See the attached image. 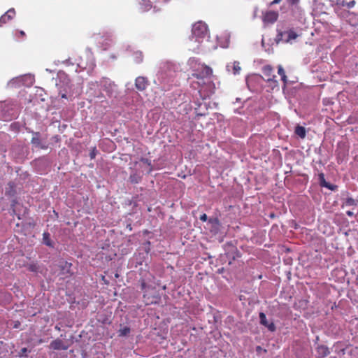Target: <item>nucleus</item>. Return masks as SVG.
Returning <instances> with one entry per match:
<instances>
[{
    "label": "nucleus",
    "mask_w": 358,
    "mask_h": 358,
    "mask_svg": "<svg viewBox=\"0 0 358 358\" xmlns=\"http://www.w3.org/2000/svg\"><path fill=\"white\" fill-rule=\"evenodd\" d=\"M129 180L131 183H138L140 181L141 178L137 174L134 173L130 175Z\"/></svg>",
    "instance_id": "nucleus-21"
},
{
    "label": "nucleus",
    "mask_w": 358,
    "mask_h": 358,
    "mask_svg": "<svg viewBox=\"0 0 358 358\" xmlns=\"http://www.w3.org/2000/svg\"><path fill=\"white\" fill-rule=\"evenodd\" d=\"M15 15V11L14 8L9 9L6 13H5L0 17V27H2L3 24H6L10 20H12Z\"/></svg>",
    "instance_id": "nucleus-6"
},
{
    "label": "nucleus",
    "mask_w": 358,
    "mask_h": 358,
    "mask_svg": "<svg viewBox=\"0 0 358 358\" xmlns=\"http://www.w3.org/2000/svg\"><path fill=\"white\" fill-rule=\"evenodd\" d=\"M259 319H260V323L266 327L268 329L271 331H274L275 330V326L273 324V322H268L266 315L264 313H259Z\"/></svg>",
    "instance_id": "nucleus-8"
},
{
    "label": "nucleus",
    "mask_w": 358,
    "mask_h": 358,
    "mask_svg": "<svg viewBox=\"0 0 358 358\" xmlns=\"http://www.w3.org/2000/svg\"><path fill=\"white\" fill-rule=\"evenodd\" d=\"M50 348L55 350H67L68 346L66 345L62 340L55 339L50 343Z\"/></svg>",
    "instance_id": "nucleus-9"
},
{
    "label": "nucleus",
    "mask_w": 358,
    "mask_h": 358,
    "mask_svg": "<svg viewBox=\"0 0 358 358\" xmlns=\"http://www.w3.org/2000/svg\"><path fill=\"white\" fill-rule=\"evenodd\" d=\"M262 72L266 79L267 81H274L275 76L272 74L273 73V68L269 66H264L262 68ZM276 83V81L275 80Z\"/></svg>",
    "instance_id": "nucleus-10"
},
{
    "label": "nucleus",
    "mask_w": 358,
    "mask_h": 358,
    "mask_svg": "<svg viewBox=\"0 0 358 358\" xmlns=\"http://www.w3.org/2000/svg\"><path fill=\"white\" fill-rule=\"evenodd\" d=\"M227 67L229 71H230L231 68H232L234 75L239 74L241 70L240 63L238 62H234L231 66L230 64H228Z\"/></svg>",
    "instance_id": "nucleus-13"
},
{
    "label": "nucleus",
    "mask_w": 358,
    "mask_h": 358,
    "mask_svg": "<svg viewBox=\"0 0 358 358\" xmlns=\"http://www.w3.org/2000/svg\"><path fill=\"white\" fill-rule=\"evenodd\" d=\"M132 58L135 63L140 64L143 60V52L140 50L134 51L132 53Z\"/></svg>",
    "instance_id": "nucleus-12"
},
{
    "label": "nucleus",
    "mask_w": 358,
    "mask_h": 358,
    "mask_svg": "<svg viewBox=\"0 0 358 358\" xmlns=\"http://www.w3.org/2000/svg\"><path fill=\"white\" fill-rule=\"evenodd\" d=\"M346 213L348 216H350V217L354 215L353 212H352V211H347Z\"/></svg>",
    "instance_id": "nucleus-32"
},
{
    "label": "nucleus",
    "mask_w": 358,
    "mask_h": 358,
    "mask_svg": "<svg viewBox=\"0 0 358 358\" xmlns=\"http://www.w3.org/2000/svg\"><path fill=\"white\" fill-rule=\"evenodd\" d=\"M146 287H147V285H146V283H145V280H142L141 281V289H142V290H145V288H146Z\"/></svg>",
    "instance_id": "nucleus-27"
},
{
    "label": "nucleus",
    "mask_w": 358,
    "mask_h": 358,
    "mask_svg": "<svg viewBox=\"0 0 358 358\" xmlns=\"http://www.w3.org/2000/svg\"><path fill=\"white\" fill-rule=\"evenodd\" d=\"M62 98H66V94H62Z\"/></svg>",
    "instance_id": "nucleus-34"
},
{
    "label": "nucleus",
    "mask_w": 358,
    "mask_h": 358,
    "mask_svg": "<svg viewBox=\"0 0 358 358\" xmlns=\"http://www.w3.org/2000/svg\"><path fill=\"white\" fill-rule=\"evenodd\" d=\"M319 178H320V185L322 187H327L331 190H334L336 188V186L330 185L325 180L324 175L323 173L319 174Z\"/></svg>",
    "instance_id": "nucleus-14"
},
{
    "label": "nucleus",
    "mask_w": 358,
    "mask_h": 358,
    "mask_svg": "<svg viewBox=\"0 0 358 358\" xmlns=\"http://www.w3.org/2000/svg\"><path fill=\"white\" fill-rule=\"evenodd\" d=\"M295 133L299 137L303 138L306 136V129L303 127L297 126L295 129Z\"/></svg>",
    "instance_id": "nucleus-18"
},
{
    "label": "nucleus",
    "mask_w": 358,
    "mask_h": 358,
    "mask_svg": "<svg viewBox=\"0 0 358 358\" xmlns=\"http://www.w3.org/2000/svg\"><path fill=\"white\" fill-rule=\"evenodd\" d=\"M141 162H142L143 163H144L145 164H147L148 166V173H150L152 171V164H151V161L147 158H141Z\"/></svg>",
    "instance_id": "nucleus-19"
},
{
    "label": "nucleus",
    "mask_w": 358,
    "mask_h": 358,
    "mask_svg": "<svg viewBox=\"0 0 358 358\" xmlns=\"http://www.w3.org/2000/svg\"><path fill=\"white\" fill-rule=\"evenodd\" d=\"M72 264L66 261H62L59 263V267L60 268V275L64 277H70L73 275L71 271Z\"/></svg>",
    "instance_id": "nucleus-4"
},
{
    "label": "nucleus",
    "mask_w": 358,
    "mask_h": 358,
    "mask_svg": "<svg viewBox=\"0 0 358 358\" xmlns=\"http://www.w3.org/2000/svg\"><path fill=\"white\" fill-rule=\"evenodd\" d=\"M148 85V80L145 77L138 76L136 78L135 86L139 91H143Z\"/></svg>",
    "instance_id": "nucleus-7"
},
{
    "label": "nucleus",
    "mask_w": 358,
    "mask_h": 358,
    "mask_svg": "<svg viewBox=\"0 0 358 358\" xmlns=\"http://www.w3.org/2000/svg\"><path fill=\"white\" fill-rule=\"evenodd\" d=\"M298 37V34L293 30L290 29L280 33L278 35V41L285 43H292Z\"/></svg>",
    "instance_id": "nucleus-3"
},
{
    "label": "nucleus",
    "mask_w": 358,
    "mask_h": 358,
    "mask_svg": "<svg viewBox=\"0 0 358 358\" xmlns=\"http://www.w3.org/2000/svg\"><path fill=\"white\" fill-rule=\"evenodd\" d=\"M356 2L355 1H350L346 3V6L348 8H352L355 5Z\"/></svg>",
    "instance_id": "nucleus-25"
},
{
    "label": "nucleus",
    "mask_w": 358,
    "mask_h": 358,
    "mask_svg": "<svg viewBox=\"0 0 358 358\" xmlns=\"http://www.w3.org/2000/svg\"><path fill=\"white\" fill-rule=\"evenodd\" d=\"M278 17V13L275 11L269 10L263 15V22L264 23H274Z\"/></svg>",
    "instance_id": "nucleus-5"
},
{
    "label": "nucleus",
    "mask_w": 358,
    "mask_h": 358,
    "mask_svg": "<svg viewBox=\"0 0 358 358\" xmlns=\"http://www.w3.org/2000/svg\"><path fill=\"white\" fill-rule=\"evenodd\" d=\"M320 349L323 351L324 355L329 353L327 349L324 347H321Z\"/></svg>",
    "instance_id": "nucleus-30"
},
{
    "label": "nucleus",
    "mask_w": 358,
    "mask_h": 358,
    "mask_svg": "<svg viewBox=\"0 0 358 358\" xmlns=\"http://www.w3.org/2000/svg\"><path fill=\"white\" fill-rule=\"evenodd\" d=\"M27 349L26 348H24L21 350L22 354H24L25 352H27Z\"/></svg>",
    "instance_id": "nucleus-33"
},
{
    "label": "nucleus",
    "mask_w": 358,
    "mask_h": 358,
    "mask_svg": "<svg viewBox=\"0 0 358 358\" xmlns=\"http://www.w3.org/2000/svg\"><path fill=\"white\" fill-rule=\"evenodd\" d=\"M208 27L207 25L202 22H196L192 27V37L195 41H199L201 38H204L207 35Z\"/></svg>",
    "instance_id": "nucleus-2"
},
{
    "label": "nucleus",
    "mask_w": 358,
    "mask_h": 358,
    "mask_svg": "<svg viewBox=\"0 0 358 358\" xmlns=\"http://www.w3.org/2000/svg\"><path fill=\"white\" fill-rule=\"evenodd\" d=\"M96 150L95 148H93V150L91 151L90 155L91 159H94L96 156Z\"/></svg>",
    "instance_id": "nucleus-26"
},
{
    "label": "nucleus",
    "mask_w": 358,
    "mask_h": 358,
    "mask_svg": "<svg viewBox=\"0 0 358 358\" xmlns=\"http://www.w3.org/2000/svg\"><path fill=\"white\" fill-rule=\"evenodd\" d=\"M31 143L38 148L45 149L47 147L42 145L41 141V135L38 132L34 133L33 137L31 138Z\"/></svg>",
    "instance_id": "nucleus-11"
},
{
    "label": "nucleus",
    "mask_w": 358,
    "mask_h": 358,
    "mask_svg": "<svg viewBox=\"0 0 358 358\" xmlns=\"http://www.w3.org/2000/svg\"><path fill=\"white\" fill-rule=\"evenodd\" d=\"M282 0H273L271 4L273 5V4H277V3H279Z\"/></svg>",
    "instance_id": "nucleus-31"
},
{
    "label": "nucleus",
    "mask_w": 358,
    "mask_h": 358,
    "mask_svg": "<svg viewBox=\"0 0 358 358\" xmlns=\"http://www.w3.org/2000/svg\"><path fill=\"white\" fill-rule=\"evenodd\" d=\"M15 35L17 37H24V36H25V33L23 31H18L17 30V31H16Z\"/></svg>",
    "instance_id": "nucleus-24"
},
{
    "label": "nucleus",
    "mask_w": 358,
    "mask_h": 358,
    "mask_svg": "<svg viewBox=\"0 0 358 358\" xmlns=\"http://www.w3.org/2000/svg\"><path fill=\"white\" fill-rule=\"evenodd\" d=\"M38 268V266L35 264H31L28 266V270L31 272H37Z\"/></svg>",
    "instance_id": "nucleus-23"
},
{
    "label": "nucleus",
    "mask_w": 358,
    "mask_h": 358,
    "mask_svg": "<svg viewBox=\"0 0 358 358\" xmlns=\"http://www.w3.org/2000/svg\"><path fill=\"white\" fill-rule=\"evenodd\" d=\"M278 73L281 76V79L285 85L287 83V78L285 75V70L281 65H279L278 67Z\"/></svg>",
    "instance_id": "nucleus-16"
},
{
    "label": "nucleus",
    "mask_w": 358,
    "mask_h": 358,
    "mask_svg": "<svg viewBox=\"0 0 358 358\" xmlns=\"http://www.w3.org/2000/svg\"><path fill=\"white\" fill-rule=\"evenodd\" d=\"M300 0H288L289 4L294 5L297 4Z\"/></svg>",
    "instance_id": "nucleus-29"
},
{
    "label": "nucleus",
    "mask_w": 358,
    "mask_h": 358,
    "mask_svg": "<svg viewBox=\"0 0 358 358\" xmlns=\"http://www.w3.org/2000/svg\"><path fill=\"white\" fill-rule=\"evenodd\" d=\"M207 219H208V217H207L206 214H205V213L200 216V220L203 222H206L207 220Z\"/></svg>",
    "instance_id": "nucleus-28"
},
{
    "label": "nucleus",
    "mask_w": 358,
    "mask_h": 358,
    "mask_svg": "<svg viewBox=\"0 0 358 358\" xmlns=\"http://www.w3.org/2000/svg\"><path fill=\"white\" fill-rule=\"evenodd\" d=\"M43 243L46 245L50 246V247H52V241L50 239V234L48 232H44L43 234Z\"/></svg>",
    "instance_id": "nucleus-17"
},
{
    "label": "nucleus",
    "mask_w": 358,
    "mask_h": 358,
    "mask_svg": "<svg viewBox=\"0 0 358 358\" xmlns=\"http://www.w3.org/2000/svg\"><path fill=\"white\" fill-rule=\"evenodd\" d=\"M211 74L212 69L207 66L202 65L200 72L196 71L192 73V77L198 80L196 82H193L192 83V87L194 89H198L200 85L204 84V78L208 77Z\"/></svg>",
    "instance_id": "nucleus-1"
},
{
    "label": "nucleus",
    "mask_w": 358,
    "mask_h": 358,
    "mask_svg": "<svg viewBox=\"0 0 358 358\" xmlns=\"http://www.w3.org/2000/svg\"><path fill=\"white\" fill-rule=\"evenodd\" d=\"M120 336H127L130 332V329L127 327H124L120 329Z\"/></svg>",
    "instance_id": "nucleus-22"
},
{
    "label": "nucleus",
    "mask_w": 358,
    "mask_h": 358,
    "mask_svg": "<svg viewBox=\"0 0 358 358\" xmlns=\"http://www.w3.org/2000/svg\"><path fill=\"white\" fill-rule=\"evenodd\" d=\"M104 90L108 93L109 96H111L113 92V88L115 87V85L113 83L110 81H106L103 85Z\"/></svg>",
    "instance_id": "nucleus-15"
},
{
    "label": "nucleus",
    "mask_w": 358,
    "mask_h": 358,
    "mask_svg": "<svg viewBox=\"0 0 358 358\" xmlns=\"http://www.w3.org/2000/svg\"><path fill=\"white\" fill-rule=\"evenodd\" d=\"M358 203V200L354 199L352 198H348L345 202V206H357Z\"/></svg>",
    "instance_id": "nucleus-20"
}]
</instances>
